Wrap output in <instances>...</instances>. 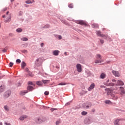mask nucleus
I'll use <instances>...</instances> for the list:
<instances>
[{
    "instance_id": "58",
    "label": "nucleus",
    "mask_w": 125,
    "mask_h": 125,
    "mask_svg": "<svg viewBox=\"0 0 125 125\" xmlns=\"http://www.w3.org/2000/svg\"><path fill=\"white\" fill-rule=\"evenodd\" d=\"M92 112H95V109H92Z\"/></svg>"
},
{
    "instance_id": "34",
    "label": "nucleus",
    "mask_w": 125,
    "mask_h": 125,
    "mask_svg": "<svg viewBox=\"0 0 125 125\" xmlns=\"http://www.w3.org/2000/svg\"><path fill=\"white\" fill-rule=\"evenodd\" d=\"M16 31H17L18 33H21V32H22V29H21V28H18V29L16 30Z\"/></svg>"
},
{
    "instance_id": "16",
    "label": "nucleus",
    "mask_w": 125,
    "mask_h": 125,
    "mask_svg": "<svg viewBox=\"0 0 125 125\" xmlns=\"http://www.w3.org/2000/svg\"><path fill=\"white\" fill-rule=\"evenodd\" d=\"M60 51L59 50H55L53 51V55H55V56H57L59 54Z\"/></svg>"
},
{
    "instance_id": "17",
    "label": "nucleus",
    "mask_w": 125,
    "mask_h": 125,
    "mask_svg": "<svg viewBox=\"0 0 125 125\" xmlns=\"http://www.w3.org/2000/svg\"><path fill=\"white\" fill-rule=\"evenodd\" d=\"M27 118H28V116H27V115H23L20 118V121H23V120H25V119Z\"/></svg>"
},
{
    "instance_id": "13",
    "label": "nucleus",
    "mask_w": 125,
    "mask_h": 125,
    "mask_svg": "<svg viewBox=\"0 0 125 125\" xmlns=\"http://www.w3.org/2000/svg\"><path fill=\"white\" fill-rule=\"evenodd\" d=\"M5 90V86L4 85H1L0 86V92H3Z\"/></svg>"
},
{
    "instance_id": "48",
    "label": "nucleus",
    "mask_w": 125,
    "mask_h": 125,
    "mask_svg": "<svg viewBox=\"0 0 125 125\" xmlns=\"http://www.w3.org/2000/svg\"><path fill=\"white\" fill-rule=\"evenodd\" d=\"M28 83V84H31V85H33V83L32 82H29Z\"/></svg>"
},
{
    "instance_id": "59",
    "label": "nucleus",
    "mask_w": 125,
    "mask_h": 125,
    "mask_svg": "<svg viewBox=\"0 0 125 125\" xmlns=\"http://www.w3.org/2000/svg\"><path fill=\"white\" fill-rule=\"evenodd\" d=\"M5 17V15H3V16H2V18H4Z\"/></svg>"
},
{
    "instance_id": "47",
    "label": "nucleus",
    "mask_w": 125,
    "mask_h": 125,
    "mask_svg": "<svg viewBox=\"0 0 125 125\" xmlns=\"http://www.w3.org/2000/svg\"><path fill=\"white\" fill-rule=\"evenodd\" d=\"M25 71H26V72H27V73L30 72V71H29V68H25Z\"/></svg>"
},
{
    "instance_id": "31",
    "label": "nucleus",
    "mask_w": 125,
    "mask_h": 125,
    "mask_svg": "<svg viewBox=\"0 0 125 125\" xmlns=\"http://www.w3.org/2000/svg\"><path fill=\"white\" fill-rule=\"evenodd\" d=\"M50 26L48 24H46L44 26H42V28H44V29H47V28H49Z\"/></svg>"
},
{
    "instance_id": "24",
    "label": "nucleus",
    "mask_w": 125,
    "mask_h": 125,
    "mask_svg": "<svg viewBox=\"0 0 125 125\" xmlns=\"http://www.w3.org/2000/svg\"><path fill=\"white\" fill-rule=\"evenodd\" d=\"M28 90H29V91H32L34 89V88L32 86H28L27 87Z\"/></svg>"
},
{
    "instance_id": "29",
    "label": "nucleus",
    "mask_w": 125,
    "mask_h": 125,
    "mask_svg": "<svg viewBox=\"0 0 125 125\" xmlns=\"http://www.w3.org/2000/svg\"><path fill=\"white\" fill-rule=\"evenodd\" d=\"M21 40L23 42H27L28 41V38L26 37H23L21 39Z\"/></svg>"
},
{
    "instance_id": "33",
    "label": "nucleus",
    "mask_w": 125,
    "mask_h": 125,
    "mask_svg": "<svg viewBox=\"0 0 125 125\" xmlns=\"http://www.w3.org/2000/svg\"><path fill=\"white\" fill-rule=\"evenodd\" d=\"M82 115L83 116H85V115H87V112H86V111H83L82 112Z\"/></svg>"
},
{
    "instance_id": "25",
    "label": "nucleus",
    "mask_w": 125,
    "mask_h": 125,
    "mask_svg": "<svg viewBox=\"0 0 125 125\" xmlns=\"http://www.w3.org/2000/svg\"><path fill=\"white\" fill-rule=\"evenodd\" d=\"M4 109L5 111H7V112H8V111H9V107L7 105H5L4 106Z\"/></svg>"
},
{
    "instance_id": "27",
    "label": "nucleus",
    "mask_w": 125,
    "mask_h": 125,
    "mask_svg": "<svg viewBox=\"0 0 125 125\" xmlns=\"http://www.w3.org/2000/svg\"><path fill=\"white\" fill-rule=\"evenodd\" d=\"M27 76H29V77H34V75L32 74L31 71H28V72H27Z\"/></svg>"
},
{
    "instance_id": "20",
    "label": "nucleus",
    "mask_w": 125,
    "mask_h": 125,
    "mask_svg": "<svg viewBox=\"0 0 125 125\" xmlns=\"http://www.w3.org/2000/svg\"><path fill=\"white\" fill-rule=\"evenodd\" d=\"M107 95H110L111 96V94H112V90L110 89H107Z\"/></svg>"
},
{
    "instance_id": "8",
    "label": "nucleus",
    "mask_w": 125,
    "mask_h": 125,
    "mask_svg": "<svg viewBox=\"0 0 125 125\" xmlns=\"http://www.w3.org/2000/svg\"><path fill=\"white\" fill-rule=\"evenodd\" d=\"M42 122H44V120H43L41 118H37L36 119V123L37 124H42Z\"/></svg>"
},
{
    "instance_id": "42",
    "label": "nucleus",
    "mask_w": 125,
    "mask_h": 125,
    "mask_svg": "<svg viewBox=\"0 0 125 125\" xmlns=\"http://www.w3.org/2000/svg\"><path fill=\"white\" fill-rule=\"evenodd\" d=\"M16 62L17 63H21V60H20V59H17Z\"/></svg>"
},
{
    "instance_id": "5",
    "label": "nucleus",
    "mask_w": 125,
    "mask_h": 125,
    "mask_svg": "<svg viewBox=\"0 0 125 125\" xmlns=\"http://www.w3.org/2000/svg\"><path fill=\"white\" fill-rule=\"evenodd\" d=\"M76 68H77V70L78 72H79V73H81L82 72V71H83V69H82V65H81V64H80V63H78L77 64Z\"/></svg>"
},
{
    "instance_id": "43",
    "label": "nucleus",
    "mask_w": 125,
    "mask_h": 125,
    "mask_svg": "<svg viewBox=\"0 0 125 125\" xmlns=\"http://www.w3.org/2000/svg\"><path fill=\"white\" fill-rule=\"evenodd\" d=\"M73 4H70L68 5V7H69V8H73Z\"/></svg>"
},
{
    "instance_id": "51",
    "label": "nucleus",
    "mask_w": 125,
    "mask_h": 125,
    "mask_svg": "<svg viewBox=\"0 0 125 125\" xmlns=\"http://www.w3.org/2000/svg\"><path fill=\"white\" fill-rule=\"evenodd\" d=\"M6 10H7V8H4L3 9V11H6Z\"/></svg>"
},
{
    "instance_id": "37",
    "label": "nucleus",
    "mask_w": 125,
    "mask_h": 125,
    "mask_svg": "<svg viewBox=\"0 0 125 125\" xmlns=\"http://www.w3.org/2000/svg\"><path fill=\"white\" fill-rule=\"evenodd\" d=\"M66 84H67L66 83H61L58 84V85H66Z\"/></svg>"
},
{
    "instance_id": "1",
    "label": "nucleus",
    "mask_w": 125,
    "mask_h": 125,
    "mask_svg": "<svg viewBox=\"0 0 125 125\" xmlns=\"http://www.w3.org/2000/svg\"><path fill=\"white\" fill-rule=\"evenodd\" d=\"M114 125H124V121L121 119H117L114 121Z\"/></svg>"
},
{
    "instance_id": "44",
    "label": "nucleus",
    "mask_w": 125,
    "mask_h": 125,
    "mask_svg": "<svg viewBox=\"0 0 125 125\" xmlns=\"http://www.w3.org/2000/svg\"><path fill=\"white\" fill-rule=\"evenodd\" d=\"M44 94L45 95H48V94H49V92L48 91H45L44 92Z\"/></svg>"
},
{
    "instance_id": "61",
    "label": "nucleus",
    "mask_w": 125,
    "mask_h": 125,
    "mask_svg": "<svg viewBox=\"0 0 125 125\" xmlns=\"http://www.w3.org/2000/svg\"><path fill=\"white\" fill-rule=\"evenodd\" d=\"M101 87H104V86L101 85Z\"/></svg>"
},
{
    "instance_id": "4",
    "label": "nucleus",
    "mask_w": 125,
    "mask_h": 125,
    "mask_svg": "<svg viewBox=\"0 0 125 125\" xmlns=\"http://www.w3.org/2000/svg\"><path fill=\"white\" fill-rule=\"evenodd\" d=\"M110 82L109 80H107L105 83H104V85H106V86H114L115 85V84L114 83H109Z\"/></svg>"
},
{
    "instance_id": "32",
    "label": "nucleus",
    "mask_w": 125,
    "mask_h": 125,
    "mask_svg": "<svg viewBox=\"0 0 125 125\" xmlns=\"http://www.w3.org/2000/svg\"><path fill=\"white\" fill-rule=\"evenodd\" d=\"M91 106H92V104L91 103H90L88 104V105L86 106V108L87 109H88V108H89V107H91Z\"/></svg>"
},
{
    "instance_id": "12",
    "label": "nucleus",
    "mask_w": 125,
    "mask_h": 125,
    "mask_svg": "<svg viewBox=\"0 0 125 125\" xmlns=\"http://www.w3.org/2000/svg\"><path fill=\"white\" fill-rule=\"evenodd\" d=\"M120 91L121 95H123V94H125V88H124L122 86L120 87Z\"/></svg>"
},
{
    "instance_id": "64",
    "label": "nucleus",
    "mask_w": 125,
    "mask_h": 125,
    "mask_svg": "<svg viewBox=\"0 0 125 125\" xmlns=\"http://www.w3.org/2000/svg\"><path fill=\"white\" fill-rule=\"evenodd\" d=\"M1 79V77L0 76V80Z\"/></svg>"
},
{
    "instance_id": "6",
    "label": "nucleus",
    "mask_w": 125,
    "mask_h": 125,
    "mask_svg": "<svg viewBox=\"0 0 125 125\" xmlns=\"http://www.w3.org/2000/svg\"><path fill=\"white\" fill-rule=\"evenodd\" d=\"M11 94V92L10 91H7L4 94V97L5 98H7L10 96Z\"/></svg>"
},
{
    "instance_id": "55",
    "label": "nucleus",
    "mask_w": 125,
    "mask_h": 125,
    "mask_svg": "<svg viewBox=\"0 0 125 125\" xmlns=\"http://www.w3.org/2000/svg\"><path fill=\"white\" fill-rule=\"evenodd\" d=\"M112 82H113V83H115V82H116V80L113 79V80H112Z\"/></svg>"
},
{
    "instance_id": "36",
    "label": "nucleus",
    "mask_w": 125,
    "mask_h": 125,
    "mask_svg": "<svg viewBox=\"0 0 125 125\" xmlns=\"http://www.w3.org/2000/svg\"><path fill=\"white\" fill-rule=\"evenodd\" d=\"M104 36L102 37V38H104L105 40H107V39H108L109 38V36H108V35H104Z\"/></svg>"
},
{
    "instance_id": "9",
    "label": "nucleus",
    "mask_w": 125,
    "mask_h": 125,
    "mask_svg": "<svg viewBox=\"0 0 125 125\" xmlns=\"http://www.w3.org/2000/svg\"><path fill=\"white\" fill-rule=\"evenodd\" d=\"M111 97L113 99V100H118L119 97L118 96H116L114 94H111Z\"/></svg>"
},
{
    "instance_id": "21",
    "label": "nucleus",
    "mask_w": 125,
    "mask_h": 125,
    "mask_svg": "<svg viewBox=\"0 0 125 125\" xmlns=\"http://www.w3.org/2000/svg\"><path fill=\"white\" fill-rule=\"evenodd\" d=\"M21 66L22 69H24L25 68V66H26V63H25V62H22L21 63Z\"/></svg>"
},
{
    "instance_id": "62",
    "label": "nucleus",
    "mask_w": 125,
    "mask_h": 125,
    "mask_svg": "<svg viewBox=\"0 0 125 125\" xmlns=\"http://www.w3.org/2000/svg\"><path fill=\"white\" fill-rule=\"evenodd\" d=\"M20 83H19V84L18 85V86H20Z\"/></svg>"
},
{
    "instance_id": "50",
    "label": "nucleus",
    "mask_w": 125,
    "mask_h": 125,
    "mask_svg": "<svg viewBox=\"0 0 125 125\" xmlns=\"http://www.w3.org/2000/svg\"><path fill=\"white\" fill-rule=\"evenodd\" d=\"M5 125H11V124H10V123H5Z\"/></svg>"
},
{
    "instance_id": "60",
    "label": "nucleus",
    "mask_w": 125,
    "mask_h": 125,
    "mask_svg": "<svg viewBox=\"0 0 125 125\" xmlns=\"http://www.w3.org/2000/svg\"><path fill=\"white\" fill-rule=\"evenodd\" d=\"M0 125H2V123H0Z\"/></svg>"
},
{
    "instance_id": "35",
    "label": "nucleus",
    "mask_w": 125,
    "mask_h": 125,
    "mask_svg": "<svg viewBox=\"0 0 125 125\" xmlns=\"http://www.w3.org/2000/svg\"><path fill=\"white\" fill-rule=\"evenodd\" d=\"M104 36L102 37V38H104L105 40H107V39H108L109 38V36H108V35H104Z\"/></svg>"
},
{
    "instance_id": "2",
    "label": "nucleus",
    "mask_w": 125,
    "mask_h": 125,
    "mask_svg": "<svg viewBox=\"0 0 125 125\" xmlns=\"http://www.w3.org/2000/svg\"><path fill=\"white\" fill-rule=\"evenodd\" d=\"M76 23L77 24H79V25H81L82 26H85V27H86V26H88V24H87V22L84 21H76Z\"/></svg>"
},
{
    "instance_id": "53",
    "label": "nucleus",
    "mask_w": 125,
    "mask_h": 125,
    "mask_svg": "<svg viewBox=\"0 0 125 125\" xmlns=\"http://www.w3.org/2000/svg\"><path fill=\"white\" fill-rule=\"evenodd\" d=\"M24 53H27V52H28V51L27 50H24L23 51Z\"/></svg>"
},
{
    "instance_id": "39",
    "label": "nucleus",
    "mask_w": 125,
    "mask_h": 125,
    "mask_svg": "<svg viewBox=\"0 0 125 125\" xmlns=\"http://www.w3.org/2000/svg\"><path fill=\"white\" fill-rule=\"evenodd\" d=\"M13 62H10V63L9 64V67H12L13 66Z\"/></svg>"
},
{
    "instance_id": "22",
    "label": "nucleus",
    "mask_w": 125,
    "mask_h": 125,
    "mask_svg": "<svg viewBox=\"0 0 125 125\" xmlns=\"http://www.w3.org/2000/svg\"><path fill=\"white\" fill-rule=\"evenodd\" d=\"M92 28H99V26L98 25V24H96V23H94L92 25Z\"/></svg>"
},
{
    "instance_id": "28",
    "label": "nucleus",
    "mask_w": 125,
    "mask_h": 125,
    "mask_svg": "<svg viewBox=\"0 0 125 125\" xmlns=\"http://www.w3.org/2000/svg\"><path fill=\"white\" fill-rule=\"evenodd\" d=\"M104 103H105V104H112V102L110 100H106L104 102Z\"/></svg>"
},
{
    "instance_id": "41",
    "label": "nucleus",
    "mask_w": 125,
    "mask_h": 125,
    "mask_svg": "<svg viewBox=\"0 0 125 125\" xmlns=\"http://www.w3.org/2000/svg\"><path fill=\"white\" fill-rule=\"evenodd\" d=\"M23 93H28V91H21V94L22 95H23Z\"/></svg>"
},
{
    "instance_id": "26",
    "label": "nucleus",
    "mask_w": 125,
    "mask_h": 125,
    "mask_svg": "<svg viewBox=\"0 0 125 125\" xmlns=\"http://www.w3.org/2000/svg\"><path fill=\"white\" fill-rule=\"evenodd\" d=\"M96 58L97 59H102V57H101V55L99 54H98L96 55Z\"/></svg>"
},
{
    "instance_id": "23",
    "label": "nucleus",
    "mask_w": 125,
    "mask_h": 125,
    "mask_svg": "<svg viewBox=\"0 0 125 125\" xmlns=\"http://www.w3.org/2000/svg\"><path fill=\"white\" fill-rule=\"evenodd\" d=\"M42 82L44 84H46V83H49L50 81L49 80H42Z\"/></svg>"
},
{
    "instance_id": "30",
    "label": "nucleus",
    "mask_w": 125,
    "mask_h": 125,
    "mask_svg": "<svg viewBox=\"0 0 125 125\" xmlns=\"http://www.w3.org/2000/svg\"><path fill=\"white\" fill-rule=\"evenodd\" d=\"M37 85H42V82L41 81H38L37 82Z\"/></svg>"
},
{
    "instance_id": "49",
    "label": "nucleus",
    "mask_w": 125,
    "mask_h": 125,
    "mask_svg": "<svg viewBox=\"0 0 125 125\" xmlns=\"http://www.w3.org/2000/svg\"><path fill=\"white\" fill-rule=\"evenodd\" d=\"M60 123V121H57V122H56V125H59V124Z\"/></svg>"
},
{
    "instance_id": "45",
    "label": "nucleus",
    "mask_w": 125,
    "mask_h": 125,
    "mask_svg": "<svg viewBox=\"0 0 125 125\" xmlns=\"http://www.w3.org/2000/svg\"><path fill=\"white\" fill-rule=\"evenodd\" d=\"M55 110H57V109L56 108H51L50 110L51 112H53V111H54Z\"/></svg>"
},
{
    "instance_id": "46",
    "label": "nucleus",
    "mask_w": 125,
    "mask_h": 125,
    "mask_svg": "<svg viewBox=\"0 0 125 125\" xmlns=\"http://www.w3.org/2000/svg\"><path fill=\"white\" fill-rule=\"evenodd\" d=\"M100 42L101 43H104V40H100Z\"/></svg>"
},
{
    "instance_id": "3",
    "label": "nucleus",
    "mask_w": 125,
    "mask_h": 125,
    "mask_svg": "<svg viewBox=\"0 0 125 125\" xmlns=\"http://www.w3.org/2000/svg\"><path fill=\"white\" fill-rule=\"evenodd\" d=\"M42 62H43L42 59L41 58H39L36 59V64L37 66H41V65H42Z\"/></svg>"
},
{
    "instance_id": "14",
    "label": "nucleus",
    "mask_w": 125,
    "mask_h": 125,
    "mask_svg": "<svg viewBox=\"0 0 125 125\" xmlns=\"http://www.w3.org/2000/svg\"><path fill=\"white\" fill-rule=\"evenodd\" d=\"M97 36L98 37H104V34H101V32L100 31H97Z\"/></svg>"
},
{
    "instance_id": "10",
    "label": "nucleus",
    "mask_w": 125,
    "mask_h": 125,
    "mask_svg": "<svg viewBox=\"0 0 125 125\" xmlns=\"http://www.w3.org/2000/svg\"><path fill=\"white\" fill-rule=\"evenodd\" d=\"M112 74L115 76V77H120V73H119V72L118 71L113 70Z\"/></svg>"
},
{
    "instance_id": "11",
    "label": "nucleus",
    "mask_w": 125,
    "mask_h": 125,
    "mask_svg": "<svg viewBox=\"0 0 125 125\" xmlns=\"http://www.w3.org/2000/svg\"><path fill=\"white\" fill-rule=\"evenodd\" d=\"M116 84V85H124V82H123V81L121 80H118Z\"/></svg>"
},
{
    "instance_id": "19",
    "label": "nucleus",
    "mask_w": 125,
    "mask_h": 125,
    "mask_svg": "<svg viewBox=\"0 0 125 125\" xmlns=\"http://www.w3.org/2000/svg\"><path fill=\"white\" fill-rule=\"evenodd\" d=\"M102 62H103V60H96L95 61V63L96 64H98L99 63H102Z\"/></svg>"
},
{
    "instance_id": "40",
    "label": "nucleus",
    "mask_w": 125,
    "mask_h": 125,
    "mask_svg": "<svg viewBox=\"0 0 125 125\" xmlns=\"http://www.w3.org/2000/svg\"><path fill=\"white\" fill-rule=\"evenodd\" d=\"M2 52H6V51H7V49L5 48L4 49H3L2 50Z\"/></svg>"
},
{
    "instance_id": "38",
    "label": "nucleus",
    "mask_w": 125,
    "mask_h": 125,
    "mask_svg": "<svg viewBox=\"0 0 125 125\" xmlns=\"http://www.w3.org/2000/svg\"><path fill=\"white\" fill-rule=\"evenodd\" d=\"M26 3H27V4H30V3H32V1L30 0H26L25 1Z\"/></svg>"
},
{
    "instance_id": "63",
    "label": "nucleus",
    "mask_w": 125,
    "mask_h": 125,
    "mask_svg": "<svg viewBox=\"0 0 125 125\" xmlns=\"http://www.w3.org/2000/svg\"><path fill=\"white\" fill-rule=\"evenodd\" d=\"M64 54H65V55H67V53H66V52H65V53H64Z\"/></svg>"
},
{
    "instance_id": "15",
    "label": "nucleus",
    "mask_w": 125,
    "mask_h": 125,
    "mask_svg": "<svg viewBox=\"0 0 125 125\" xmlns=\"http://www.w3.org/2000/svg\"><path fill=\"white\" fill-rule=\"evenodd\" d=\"M101 79H105L106 78V73H103L101 74L100 76Z\"/></svg>"
},
{
    "instance_id": "56",
    "label": "nucleus",
    "mask_w": 125,
    "mask_h": 125,
    "mask_svg": "<svg viewBox=\"0 0 125 125\" xmlns=\"http://www.w3.org/2000/svg\"><path fill=\"white\" fill-rule=\"evenodd\" d=\"M83 93H87V91H83Z\"/></svg>"
},
{
    "instance_id": "57",
    "label": "nucleus",
    "mask_w": 125,
    "mask_h": 125,
    "mask_svg": "<svg viewBox=\"0 0 125 125\" xmlns=\"http://www.w3.org/2000/svg\"><path fill=\"white\" fill-rule=\"evenodd\" d=\"M8 13H9V11L7 12H6V15H8Z\"/></svg>"
},
{
    "instance_id": "7",
    "label": "nucleus",
    "mask_w": 125,
    "mask_h": 125,
    "mask_svg": "<svg viewBox=\"0 0 125 125\" xmlns=\"http://www.w3.org/2000/svg\"><path fill=\"white\" fill-rule=\"evenodd\" d=\"M95 86V84H94V83H92L90 85V86L88 87V90L89 91H91V90H92V89L94 88Z\"/></svg>"
},
{
    "instance_id": "52",
    "label": "nucleus",
    "mask_w": 125,
    "mask_h": 125,
    "mask_svg": "<svg viewBox=\"0 0 125 125\" xmlns=\"http://www.w3.org/2000/svg\"><path fill=\"white\" fill-rule=\"evenodd\" d=\"M59 39H60V40H61V39H62V36H59Z\"/></svg>"
},
{
    "instance_id": "18",
    "label": "nucleus",
    "mask_w": 125,
    "mask_h": 125,
    "mask_svg": "<svg viewBox=\"0 0 125 125\" xmlns=\"http://www.w3.org/2000/svg\"><path fill=\"white\" fill-rule=\"evenodd\" d=\"M11 20V15L10 14L8 17V19L7 20H5V23H7V22H10Z\"/></svg>"
},
{
    "instance_id": "54",
    "label": "nucleus",
    "mask_w": 125,
    "mask_h": 125,
    "mask_svg": "<svg viewBox=\"0 0 125 125\" xmlns=\"http://www.w3.org/2000/svg\"><path fill=\"white\" fill-rule=\"evenodd\" d=\"M41 47H42L43 46V43H42L41 44Z\"/></svg>"
}]
</instances>
